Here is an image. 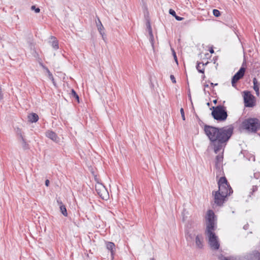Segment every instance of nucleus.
<instances>
[{"label": "nucleus", "mask_w": 260, "mask_h": 260, "mask_svg": "<svg viewBox=\"0 0 260 260\" xmlns=\"http://www.w3.org/2000/svg\"><path fill=\"white\" fill-rule=\"evenodd\" d=\"M204 131L213 146L214 152L217 153L224 147L233 132V127H223L217 128L205 124Z\"/></svg>", "instance_id": "nucleus-1"}, {"label": "nucleus", "mask_w": 260, "mask_h": 260, "mask_svg": "<svg viewBox=\"0 0 260 260\" xmlns=\"http://www.w3.org/2000/svg\"><path fill=\"white\" fill-rule=\"evenodd\" d=\"M206 228L205 235L208 239V243L213 250H218L220 246L218 236L216 235L215 231L216 229L215 215L214 212L209 210L205 216Z\"/></svg>", "instance_id": "nucleus-2"}, {"label": "nucleus", "mask_w": 260, "mask_h": 260, "mask_svg": "<svg viewBox=\"0 0 260 260\" xmlns=\"http://www.w3.org/2000/svg\"><path fill=\"white\" fill-rule=\"evenodd\" d=\"M242 127L249 132L255 133L260 128V122L255 118H250L244 120Z\"/></svg>", "instance_id": "nucleus-3"}, {"label": "nucleus", "mask_w": 260, "mask_h": 260, "mask_svg": "<svg viewBox=\"0 0 260 260\" xmlns=\"http://www.w3.org/2000/svg\"><path fill=\"white\" fill-rule=\"evenodd\" d=\"M211 115L214 119L217 121H225L228 117L226 107L222 105L213 107Z\"/></svg>", "instance_id": "nucleus-4"}, {"label": "nucleus", "mask_w": 260, "mask_h": 260, "mask_svg": "<svg viewBox=\"0 0 260 260\" xmlns=\"http://www.w3.org/2000/svg\"><path fill=\"white\" fill-rule=\"evenodd\" d=\"M218 190L217 192L222 194L223 197H227L233 192V190L230 185L228 184L225 177H221L218 182Z\"/></svg>", "instance_id": "nucleus-5"}, {"label": "nucleus", "mask_w": 260, "mask_h": 260, "mask_svg": "<svg viewBox=\"0 0 260 260\" xmlns=\"http://www.w3.org/2000/svg\"><path fill=\"white\" fill-rule=\"evenodd\" d=\"M95 188L97 193L102 199L107 200L109 198V193L102 183L98 182L95 185Z\"/></svg>", "instance_id": "nucleus-6"}, {"label": "nucleus", "mask_w": 260, "mask_h": 260, "mask_svg": "<svg viewBox=\"0 0 260 260\" xmlns=\"http://www.w3.org/2000/svg\"><path fill=\"white\" fill-rule=\"evenodd\" d=\"M244 102L246 107H253L255 105L254 96L249 91H244Z\"/></svg>", "instance_id": "nucleus-7"}, {"label": "nucleus", "mask_w": 260, "mask_h": 260, "mask_svg": "<svg viewBox=\"0 0 260 260\" xmlns=\"http://www.w3.org/2000/svg\"><path fill=\"white\" fill-rule=\"evenodd\" d=\"M212 196L213 197L214 203L218 206H221L223 205L226 198V197H223L222 194L219 193V192L215 191L212 192Z\"/></svg>", "instance_id": "nucleus-8"}, {"label": "nucleus", "mask_w": 260, "mask_h": 260, "mask_svg": "<svg viewBox=\"0 0 260 260\" xmlns=\"http://www.w3.org/2000/svg\"><path fill=\"white\" fill-rule=\"evenodd\" d=\"M245 69L244 67H241L237 73L233 77L232 79V86L235 87V84L238 80L241 79L244 75Z\"/></svg>", "instance_id": "nucleus-9"}, {"label": "nucleus", "mask_w": 260, "mask_h": 260, "mask_svg": "<svg viewBox=\"0 0 260 260\" xmlns=\"http://www.w3.org/2000/svg\"><path fill=\"white\" fill-rule=\"evenodd\" d=\"M192 225V230L191 229L192 224L188 223V224L186 226V236L187 240H192L194 238V237L195 236V234H193L191 233V232H193L195 230L194 229V224H193Z\"/></svg>", "instance_id": "nucleus-10"}, {"label": "nucleus", "mask_w": 260, "mask_h": 260, "mask_svg": "<svg viewBox=\"0 0 260 260\" xmlns=\"http://www.w3.org/2000/svg\"><path fill=\"white\" fill-rule=\"evenodd\" d=\"M46 136L48 138L55 142V143H59L60 141L59 138L57 136V135L52 131H48L46 133Z\"/></svg>", "instance_id": "nucleus-11"}, {"label": "nucleus", "mask_w": 260, "mask_h": 260, "mask_svg": "<svg viewBox=\"0 0 260 260\" xmlns=\"http://www.w3.org/2000/svg\"><path fill=\"white\" fill-rule=\"evenodd\" d=\"M196 245L197 248L201 249L203 247V238L202 235L196 236Z\"/></svg>", "instance_id": "nucleus-12"}, {"label": "nucleus", "mask_w": 260, "mask_h": 260, "mask_svg": "<svg viewBox=\"0 0 260 260\" xmlns=\"http://www.w3.org/2000/svg\"><path fill=\"white\" fill-rule=\"evenodd\" d=\"M96 26L98 28V29L102 36L103 39H104V36L105 35V32H104V27L103 25H102L101 21H100L99 18H98V22H96Z\"/></svg>", "instance_id": "nucleus-13"}, {"label": "nucleus", "mask_w": 260, "mask_h": 260, "mask_svg": "<svg viewBox=\"0 0 260 260\" xmlns=\"http://www.w3.org/2000/svg\"><path fill=\"white\" fill-rule=\"evenodd\" d=\"M253 89L255 90L256 92V94L257 96L259 95V84L258 83L256 78H254L253 79Z\"/></svg>", "instance_id": "nucleus-14"}, {"label": "nucleus", "mask_w": 260, "mask_h": 260, "mask_svg": "<svg viewBox=\"0 0 260 260\" xmlns=\"http://www.w3.org/2000/svg\"><path fill=\"white\" fill-rule=\"evenodd\" d=\"M28 119L31 122H36L39 119V116L36 113H31L28 116Z\"/></svg>", "instance_id": "nucleus-15"}, {"label": "nucleus", "mask_w": 260, "mask_h": 260, "mask_svg": "<svg viewBox=\"0 0 260 260\" xmlns=\"http://www.w3.org/2000/svg\"><path fill=\"white\" fill-rule=\"evenodd\" d=\"M57 203L60 205V211L62 213V214L64 216H67L68 213H67V209H66V208L65 206L62 205V203L61 202H59V201H57Z\"/></svg>", "instance_id": "nucleus-16"}, {"label": "nucleus", "mask_w": 260, "mask_h": 260, "mask_svg": "<svg viewBox=\"0 0 260 260\" xmlns=\"http://www.w3.org/2000/svg\"><path fill=\"white\" fill-rule=\"evenodd\" d=\"M50 39L52 40V47L56 50L58 48V41H57L56 39L53 36L50 37Z\"/></svg>", "instance_id": "nucleus-17"}, {"label": "nucleus", "mask_w": 260, "mask_h": 260, "mask_svg": "<svg viewBox=\"0 0 260 260\" xmlns=\"http://www.w3.org/2000/svg\"><path fill=\"white\" fill-rule=\"evenodd\" d=\"M107 248L110 250L111 254L113 255L114 253L113 249L115 247V245L113 242H107L106 244Z\"/></svg>", "instance_id": "nucleus-18"}, {"label": "nucleus", "mask_w": 260, "mask_h": 260, "mask_svg": "<svg viewBox=\"0 0 260 260\" xmlns=\"http://www.w3.org/2000/svg\"><path fill=\"white\" fill-rule=\"evenodd\" d=\"M204 66H205V64H204L203 63L200 62V63H198V64L197 66V69L198 70L199 72L201 73H204V70H205Z\"/></svg>", "instance_id": "nucleus-19"}, {"label": "nucleus", "mask_w": 260, "mask_h": 260, "mask_svg": "<svg viewBox=\"0 0 260 260\" xmlns=\"http://www.w3.org/2000/svg\"><path fill=\"white\" fill-rule=\"evenodd\" d=\"M22 145L24 149H27L28 148V145L27 144L24 139L23 138L22 135L20 136Z\"/></svg>", "instance_id": "nucleus-20"}, {"label": "nucleus", "mask_w": 260, "mask_h": 260, "mask_svg": "<svg viewBox=\"0 0 260 260\" xmlns=\"http://www.w3.org/2000/svg\"><path fill=\"white\" fill-rule=\"evenodd\" d=\"M149 36H150V41L151 42V45L152 47H153L154 45V37L152 34V30H150L149 33Z\"/></svg>", "instance_id": "nucleus-21"}, {"label": "nucleus", "mask_w": 260, "mask_h": 260, "mask_svg": "<svg viewBox=\"0 0 260 260\" xmlns=\"http://www.w3.org/2000/svg\"><path fill=\"white\" fill-rule=\"evenodd\" d=\"M71 96L75 98L79 102V96L74 89L71 90Z\"/></svg>", "instance_id": "nucleus-22"}, {"label": "nucleus", "mask_w": 260, "mask_h": 260, "mask_svg": "<svg viewBox=\"0 0 260 260\" xmlns=\"http://www.w3.org/2000/svg\"><path fill=\"white\" fill-rule=\"evenodd\" d=\"M213 14L215 17H219L220 15V12L217 9H214L213 10Z\"/></svg>", "instance_id": "nucleus-23"}, {"label": "nucleus", "mask_w": 260, "mask_h": 260, "mask_svg": "<svg viewBox=\"0 0 260 260\" xmlns=\"http://www.w3.org/2000/svg\"><path fill=\"white\" fill-rule=\"evenodd\" d=\"M222 159V156L219 155H217L216 157V165L218 163H219L220 161H221Z\"/></svg>", "instance_id": "nucleus-24"}, {"label": "nucleus", "mask_w": 260, "mask_h": 260, "mask_svg": "<svg viewBox=\"0 0 260 260\" xmlns=\"http://www.w3.org/2000/svg\"><path fill=\"white\" fill-rule=\"evenodd\" d=\"M31 9L32 10H34L36 13H39L40 12V9L39 8H36L35 6H32L31 7Z\"/></svg>", "instance_id": "nucleus-25"}, {"label": "nucleus", "mask_w": 260, "mask_h": 260, "mask_svg": "<svg viewBox=\"0 0 260 260\" xmlns=\"http://www.w3.org/2000/svg\"><path fill=\"white\" fill-rule=\"evenodd\" d=\"M180 113H181V117H182V119L183 120H185V114H184V110L182 108H181V109H180Z\"/></svg>", "instance_id": "nucleus-26"}, {"label": "nucleus", "mask_w": 260, "mask_h": 260, "mask_svg": "<svg viewBox=\"0 0 260 260\" xmlns=\"http://www.w3.org/2000/svg\"><path fill=\"white\" fill-rule=\"evenodd\" d=\"M48 76L49 78L50 79H51V81H52V82L53 83V84H54V78H53V76L52 74H51V72L48 73Z\"/></svg>", "instance_id": "nucleus-27"}, {"label": "nucleus", "mask_w": 260, "mask_h": 260, "mask_svg": "<svg viewBox=\"0 0 260 260\" xmlns=\"http://www.w3.org/2000/svg\"><path fill=\"white\" fill-rule=\"evenodd\" d=\"M169 13H170V14H171V15H172L174 17H175V16L176 15V12L173 9L169 10Z\"/></svg>", "instance_id": "nucleus-28"}, {"label": "nucleus", "mask_w": 260, "mask_h": 260, "mask_svg": "<svg viewBox=\"0 0 260 260\" xmlns=\"http://www.w3.org/2000/svg\"><path fill=\"white\" fill-rule=\"evenodd\" d=\"M170 79H171V80L172 82L173 83H176V81L175 78V77H174V75H171L170 76Z\"/></svg>", "instance_id": "nucleus-29"}, {"label": "nucleus", "mask_w": 260, "mask_h": 260, "mask_svg": "<svg viewBox=\"0 0 260 260\" xmlns=\"http://www.w3.org/2000/svg\"><path fill=\"white\" fill-rule=\"evenodd\" d=\"M175 18L178 21H181V20H182L183 19V17H181L178 16L177 15H176Z\"/></svg>", "instance_id": "nucleus-30"}, {"label": "nucleus", "mask_w": 260, "mask_h": 260, "mask_svg": "<svg viewBox=\"0 0 260 260\" xmlns=\"http://www.w3.org/2000/svg\"><path fill=\"white\" fill-rule=\"evenodd\" d=\"M147 27L149 32L150 30H152V28H151L150 23L149 22H148L147 24Z\"/></svg>", "instance_id": "nucleus-31"}, {"label": "nucleus", "mask_w": 260, "mask_h": 260, "mask_svg": "<svg viewBox=\"0 0 260 260\" xmlns=\"http://www.w3.org/2000/svg\"><path fill=\"white\" fill-rule=\"evenodd\" d=\"M3 93H2V90L1 87L0 86V101L3 100Z\"/></svg>", "instance_id": "nucleus-32"}, {"label": "nucleus", "mask_w": 260, "mask_h": 260, "mask_svg": "<svg viewBox=\"0 0 260 260\" xmlns=\"http://www.w3.org/2000/svg\"><path fill=\"white\" fill-rule=\"evenodd\" d=\"M41 66L43 67V68L44 69L46 70V71L47 72V73L50 72V71L48 70V69L47 67H46L45 66H43L42 64H41Z\"/></svg>", "instance_id": "nucleus-33"}, {"label": "nucleus", "mask_w": 260, "mask_h": 260, "mask_svg": "<svg viewBox=\"0 0 260 260\" xmlns=\"http://www.w3.org/2000/svg\"><path fill=\"white\" fill-rule=\"evenodd\" d=\"M221 260H234V259H233V258L228 259L226 257H223L221 258Z\"/></svg>", "instance_id": "nucleus-34"}, {"label": "nucleus", "mask_w": 260, "mask_h": 260, "mask_svg": "<svg viewBox=\"0 0 260 260\" xmlns=\"http://www.w3.org/2000/svg\"><path fill=\"white\" fill-rule=\"evenodd\" d=\"M49 183H50L49 180H48V179H47V180H46L45 181V185H46V186H49Z\"/></svg>", "instance_id": "nucleus-35"}, {"label": "nucleus", "mask_w": 260, "mask_h": 260, "mask_svg": "<svg viewBox=\"0 0 260 260\" xmlns=\"http://www.w3.org/2000/svg\"><path fill=\"white\" fill-rule=\"evenodd\" d=\"M94 180L96 182V183H98V182H100L98 178L96 177V176H95Z\"/></svg>", "instance_id": "nucleus-36"}, {"label": "nucleus", "mask_w": 260, "mask_h": 260, "mask_svg": "<svg viewBox=\"0 0 260 260\" xmlns=\"http://www.w3.org/2000/svg\"><path fill=\"white\" fill-rule=\"evenodd\" d=\"M174 58L175 59V60L177 62V57H176V54L175 53V52L174 51Z\"/></svg>", "instance_id": "nucleus-37"}, {"label": "nucleus", "mask_w": 260, "mask_h": 260, "mask_svg": "<svg viewBox=\"0 0 260 260\" xmlns=\"http://www.w3.org/2000/svg\"><path fill=\"white\" fill-rule=\"evenodd\" d=\"M209 51H210V52L211 53H214V50H213V48H211Z\"/></svg>", "instance_id": "nucleus-38"}, {"label": "nucleus", "mask_w": 260, "mask_h": 260, "mask_svg": "<svg viewBox=\"0 0 260 260\" xmlns=\"http://www.w3.org/2000/svg\"><path fill=\"white\" fill-rule=\"evenodd\" d=\"M254 252L256 255H259V253L258 251H254Z\"/></svg>", "instance_id": "nucleus-39"}, {"label": "nucleus", "mask_w": 260, "mask_h": 260, "mask_svg": "<svg viewBox=\"0 0 260 260\" xmlns=\"http://www.w3.org/2000/svg\"><path fill=\"white\" fill-rule=\"evenodd\" d=\"M211 85H212V86H213V85H217V84L216 83V84H213V83H211Z\"/></svg>", "instance_id": "nucleus-40"}, {"label": "nucleus", "mask_w": 260, "mask_h": 260, "mask_svg": "<svg viewBox=\"0 0 260 260\" xmlns=\"http://www.w3.org/2000/svg\"><path fill=\"white\" fill-rule=\"evenodd\" d=\"M213 103H214V104H216V103H217V100H214V101H213Z\"/></svg>", "instance_id": "nucleus-41"}, {"label": "nucleus", "mask_w": 260, "mask_h": 260, "mask_svg": "<svg viewBox=\"0 0 260 260\" xmlns=\"http://www.w3.org/2000/svg\"><path fill=\"white\" fill-rule=\"evenodd\" d=\"M205 87H208V84H206L204 85Z\"/></svg>", "instance_id": "nucleus-42"}, {"label": "nucleus", "mask_w": 260, "mask_h": 260, "mask_svg": "<svg viewBox=\"0 0 260 260\" xmlns=\"http://www.w3.org/2000/svg\"><path fill=\"white\" fill-rule=\"evenodd\" d=\"M253 161H254L255 160V157L254 156H253Z\"/></svg>", "instance_id": "nucleus-43"}, {"label": "nucleus", "mask_w": 260, "mask_h": 260, "mask_svg": "<svg viewBox=\"0 0 260 260\" xmlns=\"http://www.w3.org/2000/svg\"><path fill=\"white\" fill-rule=\"evenodd\" d=\"M256 189H257V188H256V187H255V188H254V189H253V191H255V190H256Z\"/></svg>", "instance_id": "nucleus-44"}, {"label": "nucleus", "mask_w": 260, "mask_h": 260, "mask_svg": "<svg viewBox=\"0 0 260 260\" xmlns=\"http://www.w3.org/2000/svg\"><path fill=\"white\" fill-rule=\"evenodd\" d=\"M256 189H257V188H256V187H255V188H254V189H253V191H255V190H256Z\"/></svg>", "instance_id": "nucleus-45"}, {"label": "nucleus", "mask_w": 260, "mask_h": 260, "mask_svg": "<svg viewBox=\"0 0 260 260\" xmlns=\"http://www.w3.org/2000/svg\"><path fill=\"white\" fill-rule=\"evenodd\" d=\"M256 189H257V188H256V187H255V188H254V189H253V191H255V190H256Z\"/></svg>", "instance_id": "nucleus-46"}, {"label": "nucleus", "mask_w": 260, "mask_h": 260, "mask_svg": "<svg viewBox=\"0 0 260 260\" xmlns=\"http://www.w3.org/2000/svg\"><path fill=\"white\" fill-rule=\"evenodd\" d=\"M151 260H154V259L153 258H152V259H151Z\"/></svg>", "instance_id": "nucleus-47"}]
</instances>
